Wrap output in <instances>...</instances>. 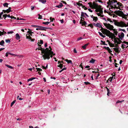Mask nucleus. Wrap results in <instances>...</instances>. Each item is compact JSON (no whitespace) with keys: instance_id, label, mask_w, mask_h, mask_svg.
<instances>
[{"instance_id":"obj_45","label":"nucleus","mask_w":128,"mask_h":128,"mask_svg":"<svg viewBox=\"0 0 128 128\" xmlns=\"http://www.w3.org/2000/svg\"><path fill=\"white\" fill-rule=\"evenodd\" d=\"M82 8H84V10H87L88 9V8L85 6L82 5Z\"/></svg>"},{"instance_id":"obj_5","label":"nucleus","mask_w":128,"mask_h":128,"mask_svg":"<svg viewBox=\"0 0 128 128\" xmlns=\"http://www.w3.org/2000/svg\"><path fill=\"white\" fill-rule=\"evenodd\" d=\"M107 30L108 31V32L104 30L102 31V32L105 35L106 34V36L110 37V36L112 34H113V33L110 32L108 30Z\"/></svg>"},{"instance_id":"obj_28","label":"nucleus","mask_w":128,"mask_h":128,"mask_svg":"<svg viewBox=\"0 0 128 128\" xmlns=\"http://www.w3.org/2000/svg\"><path fill=\"white\" fill-rule=\"evenodd\" d=\"M98 33L99 34V35L100 36H101L103 37V38H104L105 37H106V36H104L102 34V33L101 32H98Z\"/></svg>"},{"instance_id":"obj_18","label":"nucleus","mask_w":128,"mask_h":128,"mask_svg":"<svg viewBox=\"0 0 128 128\" xmlns=\"http://www.w3.org/2000/svg\"><path fill=\"white\" fill-rule=\"evenodd\" d=\"M4 30H2V31H3V32H1L0 31V36H1L2 35H3L4 34H5L6 33V32H4Z\"/></svg>"},{"instance_id":"obj_37","label":"nucleus","mask_w":128,"mask_h":128,"mask_svg":"<svg viewBox=\"0 0 128 128\" xmlns=\"http://www.w3.org/2000/svg\"><path fill=\"white\" fill-rule=\"evenodd\" d=\"M104 48H105L106 50H107L108 51L110 50V49L108 47H104Z\"/></svg>"},{"instance_id":"obj_20","label":"nucleus","mask_w":128,"mask_h":128,"mask_svg":"<svg viewBox=\"0 0 128 128\" xmlns=\"http://www.w3.org/2000/svg\"><path fill=\"white\" fill-rule=\"evenodd\" d=\"M65 61L67 62L68 64L70 63L71 64H72V62L71 60H68V59H66L65 60Z\"/></svg>"},{"instance_id":"obj_15","label":"nucleus","mask_w":128,"mask_h":128,"mask_svg":"<svg viewBox=\"0 0 128 128\" xmlns=\"http://www.w3.org/2000/svg\"><path fill=\"white\" fill-rule=\"evenodd\" d=\"M63 5L62 4V3H60V4L59 5L56 6L55 7H57L59 8H60L62 7L63 6Z\"/></svg>"},{"instance_id":"obj_50","label":"nucleus","mask_w":128,"mask_h":128,"mask_svg":"<svg viewBox=\"0 0 128 128\" xmlns=\"http://www.w3.org/2000/svg\"><path fill=\"white\" fill-rule=\"evenodd\" d=\"M100 41L102 43V44L103 45H107V44H105V42H104L102 40H101Z\"/></svg>"},{"instance_id":"obj_17","label":"nucleus","mask_w":128,"mask_h":128,"mask_svg":"<svg viewBox=\"0 0 128 128\" xmlns=\"http://www.w3.org/2000/svg\"><path fill=\"white\" fill-rule=\"evenodd\" d=\"M113 49L116 53H119V52H120V51L119 50L118 48H114Z\"/></svg>"},{"instance_id":"obj_23","label":"nucleus","mask_w":128,"mask_h":128,"mask_svg":"<svg viewBox=\"0 0 128 128\" xmlns=\"http://www.w3.org/2000/svg\"><path fill=\"white\" fill-rule=\"evenodd\" d=\"M112 1L111 0H109L107 2V4L108 5H111V3H113Z\"/></svg>"},{"instance_id":"obj_3","label":"nucleus","mask_w":128,"mask_h":128,"mask_svg":"<svg viewBox=\"0 0 128 128\" xmlns=\"http://www.w3.org/2000/svg\"><path fill=\"white\" fill-rule=\"evenodd\" d=\"M93 4H92V2H89L88 3V4L89 5L90 7L92 8H96L98 7L99 5H98L95 2H94Z\"/></svg>"},{"instance_id":"obj_9","label":"nucleus","mask_w":128,"mask_h":128,"mask_svg":"<svg viewBox=\"0 0 128 128\" xmlns=\"http://www.w3.org/2000/svg\"><path fill=\"white\" fill-rule=\"evenodd\" d=\"M28 34H26V38L27 39H30L31 42H34L35 41V39H32L30 36H28Z\"/></svg>"},{"instance_id":"obj_57","label":"nucleus","mask_w":128,"mask_h":128,"mask_svg":"<svg viewBox=\"0 0 128 128\" xmlns=\"http://www.w3.org/2000/svg\"><path fill=\"white\" fill-rule=\"evenodd\" d=\"M32 26L33 27H35V28H38L39 27V26L37 25H32Z\"/></svg>"},{"instance_id":"obj_13","label":"nucleus","mask_w":128,"mask_h":128,"mask_svg":"<svg viewBox=\"0 0 128 128\" xmlns=\"http://www.w3.org/2000/svg\"><path fill=\"white\" fill-rule=\"evenodd\" d=\"M124 34L123 32H122L120 36L119 35L118 37L121 40H122V38H123L124 37Z\"/></svg>"},{"instance_id":"obj_34","label":"nucleus","mask_w":128,"mask_h":128,"mask_svg":"<svg viewBox=\"0 0 128 128\" xmlns=\"http://www.w3.org/2000/svg\"><path fill=\"white\" fill-rule=\"evenodd\" d=\"M116 30H115V29L113 30L114 32V34L116 35H117L118 32L117 31H116Z\"/></svg>"},{"instance_id":"obj_27","label":"nucleus","mask_w":128,"mask_h":128,"mask_svg":"<svg viewBox=\"0 0 128 128\" xmlns=\"http://www.w3.org/2000/svg\"><path fill=\"white\" fill-rule=\"evenodd\" d=\"M36 78L32 77L31 78H30L28 79V82L29 81H32V80H33L34 79Z\"/></svg>"},{"instance_id":"obj_48","label":"nucleus","mask_w":128,"mask_h":128,"mask_svg":"<svg viewBox=\"0 0 128 128\" xmlns=\"http://www.w3.org/2000/svg\"><path fill=\"white\" fill-rule=\"evenodd\" d=\"M6 66L8 68H12V67L10 66H9L8 65L6 64Z\"/></svg>"},{"instance_id":"obj_56","label":"nucleus","mask_w":128,"mask_h":128,"mask_svg":"<svg viewBox=\"0 0 128 128\" xmlns=\"http://www.w3.org/2000/svg\"><path fill=\"white\" fill-rule=\"evenodd\" d=\"M84 83L86 85H88V84H90V82H84Z\"/></svg>"},{"instance_id":"obj_33","label":"nucleus","mask_w":128,"mask_h":128,"mask_svg":"<svg viewBox=\"0 0 128 128\" xmlns=\"http://www.w3.org/2000/svg\"><path fill=\"white\" fill-rule=\"evenodd\" d=\"M117 39L118 40V44H120L122 42L119 38H117Z\"/></svg>"},{"instance_id":"obj_22","label":"nucleus","mask_w":128,"mask_h":128,"mask_svg":"<svg viewBox=\"0 0 128 128\" xmlns=\"http://www.w3.org/2000/svg\"><path fill=\"white\" fill-rule=\"evenodd\" d=\"M4 40H2L0 42V45L2 46H4Z\"/></svg>"},{"instance_id":"obj_62","label":"nucleus","mask_w":128,"mask_h":128,"mask_svg":"<svg viewBox=\"0 0 128 128\" xmlns=\"http://www.w3.org/2000/svg\"><path fill=\"white\" fill-rule=\"evenodd\" d=\"M6 42L7 43H9L10 42V40L8 39L6 40Z\"/></svg>"},{"instance_id":"obj_7","label":"nucleus","mask_w":128,"mask_h":128,"mask_svg":"<svg viewBox=\"0 0 128 128\" xmlns=\"http://www.w3.org/2000/svg\"><path fill=\"white\" fill-rule=\"evenodd\" d=\"M39 27L38 28H39V30H46L45 29H50V30H52V28H46L41 26H39Z\"/></svg>"},{"instance_id":"obj_43","label":"nucleus","mask_w":128,"mask_h":128,"mask_svg":"<svg viewBox=\"0 0 128 128\" xmlns=\"http://www.w3.org/2000/svg\"><path fill=\"white\" fill-rule=\"evenodd\" d=\"M8 4L7 3H5L3 4V6L4 7H8Z\"/></svg>"},{"instance_id":"obj_59","label":"nucleus","mask_w":128,"mask_h":128,"mask_svg":"<svg viewBox=\"0 0 128 128\" xmlns=\"http://www.w3.org/2000/svg\"><path fill=\"white\" fill-rule=\"evenodd\" d=\"M82 39V37H80L79 38H77V40L78 41V40H81Z\"/></svg>"},{"instance_id":"obj_6","label":"nucleus","mask_w":128,"mask_h":128,"mask_svg":"<svg viewBox=\"0 0 128 128\" xmlns=\"http://www.w3.org/2000/svg\"><path fill=\"white\" fill-rule=\"evenodd\" d=\"M110 38H111L112 39H114V43H117L118 44V41L117 40V38H116V36L114 34H112L111 36H110Z\"/></svg>"},{"instance_id":"obj_44","label":"nucleus","mask_w":128,"mask_h":128,"mask_svg":"<svg viewBox=\"0 0 128 128\" xmlns=\"http://www.w3.org/2000/svg\"><path fill=\"white\" fill-rule=\"evenodd\" d=\"M50 22H52L55 19L54 18H52V17H50Z\"/></svg>"},{"instance_id":"obj_38","label":"nucleus","mask_w":128,"mask_h":128,"mask_svg":"<svg viewBox=\"0 0 128 128\" xmlns=\"http://www.w3.org/2000/svg\"><path fill=\"white\" fill-rule=\"evenodd\" d=\"M110 44H109L110 46L111 47H113L114 46V44H112V43H110Z\"/></svg>"},{"instance_id":"obj_2","label":"nucleus","mask_w":128,"mask_h":128,"mask_svg":"<svg viewBox=\"0 0 128 128\" xmlns=\"http://www.w3.org/2000/svg\"><path fill=\"white\" fill-rule=\"evenodd\" d=\"M114 12L118 16H123V18H125V17H126V16H127V15L124 14L122 11L120 10H118V11H115Z\"/></svg>"},{"instance_id":"obj_54","label":"nucleus","mask_w":128,"mask_h":128,"mask_svg":"<svg viewBox=\"0 0 128 128\" xmlns=\"http://www.w3.org/2000/svg\"><path fill=\"white\" fill-rule=\"evenodd\" d=\"M124 100H122L121 101H120L119 100H118L117 101V102H116V103L117 104V103H122V102H124Z\"/></svg>"},{"instance_id":"obj_49","label":"nucleus","mask_w":128,"mask_h":128,"mask_svg":"<svg viewBox=\"0 0 128 128\" xmlns=\"http://www.w3.org/2000/svg\"><path fill=\"white\" fill-rule=\"evenodd\" d=\"M40 42H38V44L39 43V44H43V41L42 40H40Z\"/></svg>"},{"instance_id":"obj_64","label":"nucleus","mask_w":128,"mask_h":128,"mask_svg":"<svg viewBox=\"0 0 128 128\" xmlns=\"http://www.w3.org/2000/svg\"><path fill=\"white\" fill-rule=\"evenodd\" d=\"M107 20L108 21H109L110 22H112L110 18H108Z\"/></svg>"},{"instance_id":"obj_47","label":"nucleus","mask_w":128,"mask_h":128,"mask_svg":"<svg viewBox=\"0 0 128 128\" xmlns=\"http://www.w3.org/2000/svg\"><path fill=\"white\" fill-rule=\"evenodd\" d=\"M76 4L79 6H82V4H80V2H77Z\"/></svg>"},{"instance_id":"obj_40","label":"nucleus","mask_w":128,"mask_h":128,"mask_svg":"<svg viewBox=\"0 0 128 128\" xmlns=\"http://www.w3.org/2000/svg\"><path fill=\"white\" fill-rule=\"evenodd\" d=\"M16 101V100H14L11 103V105H10V106L11 107H12V106L13 105L15 102Z\"/></svg>"},{"instance_id":"obj_53","label":"nucleus","mask_w":128,"mask_h":128,"mask_svg":"<svg viewBox=\"0 0 128 128\" xmlns=\"http://www.w3.org/2000/svg\"><path fill=\"white\" fill-rule=\"evenodd\" d=\"M38 15L39 16L38 18L39 19H41L42 18V16L40 15V14H38Z\"/></svg>"},{"instance_id":"obj_24","label":"nucleus","mask_w":128,"mask_h":128,"mask_svg":"<svg viewBox=\"0 0 128 128\" xmlns=\"http://www.w3.org/2000/svg\"><path fill=\"white\" fill-rule=\"evenodd\" d=\"M114 24L116 26H120V22H114Z\"/></svg>"},{"instance_id":"obj_8","label":"nucleus","mask_w":128,"mask_h":128,"mask_svg":"<svg viewBox=\"0 0 128 128\" xmlns=\"http://www.w3.org/2000/svg\"><path fill=\"white\" fill-rule=\"evenodd\" d=\"M126 24L124 22L121 21L120 22V26H118L124 27H126Z\"/></svg>"},{"instance_id":"obj_25","label":"nucleus","mask_w":128,"mask_h":128,"mask_svg":"<svg viewBox=\"0 0 128 128\" xmlns=\"http://www.w3.org/2000/svg\"><path fill=\"white\" fill-rule=\"evenodd\" d=\"M95 60L92 58L91 60L90 61V62L91 63L93 64L94 63Z\"/></svg>"},{"instance_id":"obj_14","label":"nucleus","mask_w":128,"mask_h":128,"mask_svg":"<svg viewBox=\"0 0 128 128\" xmlns=\"http://www.w3.org/2000/svg\"><path fill=\"white\" fill-rule=\"evenodd\" d=\"M80 24H82V26H85L86 27V22L85 21H84L83 22H80Z\"/></svg>"},{"instance_id":"obj_10","label":"nucleus","mask_w":128,"mask_h":128,"mask_svg":"<svg viewBox=\"0 0 128 128\" xmlns=\"http://www.w3.org/2000/svg\"><path fill=\"white\" fill-rule=\"evenodd\" d=\"M93 24L94 26L96 27H98L99 28L102 27V26L99 23H97L96 24L94 23Z\"/></svg>"},{"instance_id":"obj_36","label":"nucleus","mask_w":128,"mask_h":128,"mask_svg":"<svg viewBox=\"0 0 128 128\" xmlns=\"http://www.w3.org/2000/svg\"><path fill=\"white\" fill-rule=\"evenodd\" d=\"M50 22H42V24H45V25H48V24H50Z\"/></svg>"},{"instance_id":"obj_42","label":"nucleus","mask_w":128,"mask_h":128,"mask_svg":"<svg viewBox=\"0 0 128 128\" xmlns=\"http://www.w3.org/2000/svg\"><path fill=\"white\" fill-rule=\"evenodd\" d=\"M9 54H10V55H12L13 54L10 53V52H6V56L7 57L8 56V55Z\"/></svg>"},{"instance_id":"obj_1","label":"nucleus","mask_w":128,"mask_h":128,"mask_svg":"<svg viewBox=\"0 0 128 128\" xmlns=\"http://www.w3.org/2000/svg\"><path fill=\"white\" fill-rule=\"evenodd\" d=\"M51 51V50H49L48 48H46L45 49L44 48H43V54H42V55L44 60L46 59L48 60L49 59V55Z\"/></svg>"},{"instance_id":"obj_52","label":"nucleus","mask_w":128,"mask_h":128,"mask_svg":"<svg viewBox=\"0 0 128 128\" xmlns=\"http://www.w3.org/2000/svg\"><path fill=\"white\" fill-rule=\"evenodd\" d=\"M16 20H25L23 18H19L17 17V19H16Z\"/></svg>"},{"instance_id":"obj_46","label":"nucleus","mask_w":128,"mask_h":128,"mask_svg":"<svg viewBox=\"0 0 128 128\" xmlns=\"http://www.w3.org/2000/svg\"><path fill=\"white\" fill-rule=\"evenodd\" d=\"M36 69L37 70V71H36V72L38 71H42V70L41 68H36Z\"/></svg>"},{"instance_id":"obj_30","label":"nucleus","mask_w":128,"mask_h":128,"mask_svg":"<svg viewBox=\"0 0 128 128\" xmlns=\"http://www.w3.org/2000/svg\"><path fill=\"white\" fill-rule=\"evenodd\" d=\"M63 65L62 64H60L58 66H57L60 67V68L62 69L63 67Z\"/></svg>"},{"instance_id":"obj_61","label":"nucleus","mask_w":128,"mask_h":128,"mask_svg":"<svg viewBox=\"0 0 128 128\" xmlns=\"http://www.w3.org/2000/svg\"><path fill=\"white\" fill-rule=\"evenodd\" d=\"M14 32L12 31H11L10 32H8V34H12V33Z\"/></svg>"},{"instance_id":"obj_4","label":"nucleus","mask_w":128,"mask_h":128,"mask_svg":"<svg viewBox=\"0 0 128 128\" xmlns=\"http://www.w3.org/2000/svg\"><path fill=\"white\" fill-rule=\"evenodd\" d=\"M104 25L108 29L110 30H113L114 29L113 28L114 27L113 26L110 25V24H107L106 23H103Z\"/></svg>"},{"instance_id":"obj_12","label":"nucleus","mask_w":128,"mask_h":128,"mask_svg":"<svg viewBox=\"0 0 128 128\" xmlns=\"http://www.w3.org/2000/svg\"><path fill=\"white\" fill-rule=\"evenodd\" d=\"M101 7L102 6H101L99 5L98 7L97 8H96V9L95 10V11L96 12H99Z\"/></svg>"},{"instance_id":"obj_58","label":"nucleus","mask_w":128,"mask_h":128,"mask_svg":"<svg viewBox=\"0 0 128 128\" xmlns=\"http://www.w3.org/2000/svg\"><path fill=\"white\" fill-rule=\"evenodd\" d=\"M29 128H39V127L38 126H36L34 128L32 126H29Z\"/></svg>"},{"instance_id":"obj_63","label":"nucleus","mask_w":128,"mask_h":128,"mask_svg":"<svg viewBox=\"0 0 128 128\" xmlns=\"http://www.w3.org/2000/svg\"><path fill=\"white\" fill-rule=\"evenodd\" d=\"M114 77L113 76L111 78H110L108 79V80H110V82L112 80V79Z\"/></svg>"},{"instance_id":"obj_32","label":"nucleus","mask_w":128,"mask_h":128,"mask_svg":"<svg viewBox=\"0 0 128 128\" xmlns=\"http://www.w3.org/2000/svg\"><path fill=\"white\" fill-rule=\"evenodd\" d=\"M20 37L19 34L17 33L16 34V40H18L20 38Z\"/></svg>"},{"instance_id":"obj_21","label":"nucleus","mask_w":128,"mask_h":128,"mask_svg":"<svg viewBox=\"0 0 128 128\" xmlns=\"http://www.w3.org/2000/svg\"><path fill=\"white\" fill-rule=\"evenodd\" d=\"M23 57V56L21 55H16V58H19L20 59Z\"/></svg>"},{"instance_id":"obj_29","label":"nucleus","mask_w":128,"mask_h":128,"mask_svg":"<svg viewBox=\"0 0 128 128\" xmlns=\"http://www.w3.org/2000/svg\"><path fill=\"white\" fill-rule=\"evenodd\" d=\"M40 2H42L43 4H45L46 2V0H39Z\"/></svg>"},{"instance_id":"obj_60","label":"nucleus","mask_w":128,"mask_h":128,"mask_svg":"<svg viewBox=\"0 0 128 128\" xmlns=\"http://www.w3.org/2000/svg\"><path fill=\"white\" fill-rule=\"evenodd\" d=\"M119 31H123V32H126V31H125V30L121 29H120V28L119 29Z\"/></svg>"},{"instance_id":"obj_39","label":"nucleus","mask_w":128,"mask_h":128,"mask_svg":"<svg viewBox=\"0 0 128 128\" xmlns=\"http://www.w3.org/2000/svg\"><path fill=\"white\" fill-rule=\"evenodd\" d=\"M87 26H90L92 28H93L94 27L93 24H88Z\"/></svg>"},{"instance_id":"obj_26","label":"nucleus","mask_w":128,"mask_h":128,"mask_svg":"<svg viewBox=\"0 0 128 128\" xmlns=\"http://www.w3.org/2000/svg\"><path fill=\"white\" fill-rule=\"evenodd\" d=\"M28 30L29 31H28L27 32V33H28L29 34H34V32H32V30H30L29 29H28Z\"/></svg>"},{"instance_id":"obj_11","label":"nucleus","mask_w":128,"mask_h":128,"mask_svg":"<svg viewBox=\"0 0 128 128\" xmlns=\"http://www.w3.org/2000/svg\"><path fill=\"white\" fill-rule=\"evenodd\" d=\"M11 10H10V8H9L8 9H7L6 10H3V12H4V13L6 12L7 13H9L10 12H11Z\"/></svg>"},{"instance_id":"obj_16","label":"nucleus","mask_w":128,"mask_h":128,"mask_svg":"<svg viewBox=\"0 0 128 128\" xmlns=\"http://www.w3.org/2000/svg\"><path fill=\"white\" fill-rule=\"evenodd\" d=\"M38 49V50H40L41 51V53L42 54H43V48H42L41 47H40V48H39V47H38V48H36V50H37Z\"/></svg>"},{"instance_id":"obj_41","label":"nucleus","mask_w":128,"mask_h":128,"mask_svg":"<svg viewBox=\"0 0 128 128\" xmlns=\"http://www.w3.org/2000/svg\"><path fill=\"white\" fill-rule=\"evenodd\" d=\"M100 12V13L101 14H103V12L102 11V9L101 8V9H100V10L99 11V12Z\"/></svg>"},{"instance_id":"obj_51","label":"nucleus","mask_w":128,"mask_h":128,"mask_svg":"<svg viewBox=\"0 0 128 128\" xmlns=\"http://www.w3.org/2000/svg\"><path fill=\"white\" fill-rule=\"evenodd\" d=\"M50 54H52L53 55V56L55 55V54L54 53V52H53V54L51 52H50V54H49V59L50 58Z\"/></svg>"},{"instance_id":"obj_31","label":"nucleus","mask_w":128,"mask_h":128,"mask_svg":"<svg viewBox=\"0 0 128 128\" xmlns=\"http://www.w3.org/2000/svg\"><path fill=\"white\" fill-rule=\"evenodd\" d=\"M81 16L82 17H86L85 16V12H81Z\"/></svg>"},{"instance_id":"obj_19","label":"nucleus","mask_w":128,"mask_h":128,"mask_svg":"<svg viewBox=\"0 0 128 128\" xmlns=\"http://www.w3.org/2000/svg\"><path fill=\"white\" fill-rule=\"evenodd\" d=\"M89 44V43H88L84 44V45L82 46V48H83L84 49H85L86 48V47Z\"/></svg>"},{"instance_id":"obj_35","label":"nucleus","mask_w":128,"mask_h":128,"mask_svg":"<svg viewBox=\"0 0 128 128\" xmlns=\"http://www.w3.org/2000/svg\"><path fill=\"white\" fill-rule=\"evenodd\" d=\"M100 28H101L100 29V30H102V31L104 30H105L106 31H108H108L106 29H105V28H103L102 27H102H100Z\"/></svg>"},{"instance_id":"obj_55","label":"nucleus","mask_w":128,"mask_h":128,"mask_svg":"<svg viewBox=\"0 0 128 128\" xmlns=\"http://www.w3.org/2000/svg\"><path fill=\"white\" fill-rule=\"evenodd\" d=\"M90 16H91V18H97L96 19H98L97 17H95V16H93V15H92V16L91 15Z\"/></svg>"}]
</instances>
